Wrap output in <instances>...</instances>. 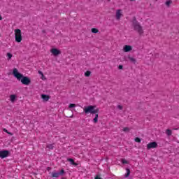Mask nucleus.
<instances>
[{
    "label": "nucleus",
    "mask_w": 179,
    "mask_h": 179,
    "mask_svg": "<svg viewBox=\"0 0 179 179\" xmlns=\"http://www.w3.org/2000/svg\"><path fill=\"white\" fill-rule=\"evenodd\" d=\"M173 3V1L168 0L165 2V5L167 6V8H170V6Z\"/></svg>",
    "instance_id": "obj_16"
},
{
    "label": "nucleus",
    "mask_w": 179,
    "mask_h": 179,
    "mask_svg": "<svg viewBox=\"0 0 179 179\" xmlns=\"http://www.w3.org/2000/svg\"><path fill=\"white\" fill-rule=\"evenodd\" d=\"M10 99L12 101V103H13V101H15V100H16V95H15V94L10 95Z\"/></svg>",
    "instance_id": "obj_17"
},
{
    "label": "nucleus",
    "mask_w": 179,
    "mask_h": 179,
    "mask_svg": "<svg viewBox=\"0 0 179 179\" xmlns=\"http://www.w3.org/2000/svg\"><path fill=\"white\" fill-rule=\"evenodd\" d=\"M91 31H92V33L96 34V33H97L99 31V29H97L96 28H92L91 29Z\"/></svg>",
    "instance_id": "obj_22"
},
{
    "label": "nucleus",
    "mask_w": 179,
    "mask_h": 179,
    "mask_svg": "<svg viewBox=\"0 0 179 179\" xmlns=\"http://www.w3.org/2000/svg\"><path fill=\"white\" fill-rule=\"evenodd\" d=\"M42 31H43V33H45V30H43Z\"/></svg>",
    "instance_id": "obj_38"
},
{
    "label": "nucleus",
    "mask_w": 179,
    "mask_h": 179,
    "mask_svg": "<svg viewBox=\"0 0 179 179\" xmlns=\"http://www.w3.org/2000/svg\"><path fill=\"white\" fill-rule=\"evenodd\" d=\"M166 134L168 136H171L173 132L171 131V129H167L166 131Z\"/></svg>",
    "instance_id": "obj_18"
},
{
    "label": "nucleus",
    "mask_w": 179,
    "mask_h": 179,
    "mask_svg": "<svg viewBox=\"0 0 179 179\" xmlns=\"http://www.w3.org/2000/svg\"><path fill=\"white\" fill-rule=\"evenodd\" d=\"M124 132H129V127H124L123 128Z\"/></svg>",
    "instance_id": "obj_26"
},
{
    "label": "nucleus",
    "mask_w": 179,
    "mask_h": 179,
    "mask_svg": "<svg viewBox=\"0 0 179 179\" xmlns=\"http://www.w3.org/2000/svg\"><path fill=\"white\" fill-rule=\"evenodd\" d=\"M46 148H48V149H50L51 150H52V149H54V144H48L47 145Z\"/></svg>",
    "instance_id": "obj_21"
},
{
    "label": "nucleus",
    "mask_w": 179,
    "mask_h": 179,
    "mask_svg": "<svg viewBox=\"0 0 179 179\" xmlns=\"http://www.w3.org/2000/svg\"><path fill=\"white\" fill-rule=\"evenodd\" d=\"M134 141L137 142V143H141V138L139 137L136 138Z\"/></svg>",
    "instance_id": "obj_25"
},
{
    "label": "nucleus",
    "mask_w": 179,
    "mask_h": 179,
    "mask_svg": "<svg viewBox=\"0 0 179 179\" xmlns=\"http://www.w3.org/2000/svg\"><path fill=\"white\" fill-rule=\"evenodd\" d=\"M41 79H42V80H45L47 78H45V76H44V74H43V76H41Z\"/></svg>",
    "instance_id": "obj_28"
},
{
    "label": "nucleus",
    "mask_w": 179,
    "mask_h": 179,
    "mask_svg": "<svg viewBox=\"0 0 179 179\" xmlns=\"http://www.w3.org/2000/svg\"><path fill=\"white\" fill-rule=\"evenodd\" d=\"M131 2H134V1H135V0H129Z\"/></svg>",
    "instance_id": "obj_37"
},
{
    "label": "nucleus",
    "mask_w": 179,
    "mask_h": 179,
    "mask_svg": "<svg viewBox=\"0 0 179 179\" xmlns=\"http://www.w3.org/2000/svg\"><path fill=\"white\" fill-rule=\"evenodd\" d=\"M50 52L55 56L58 57L61 54V50H58L57 48H52L50 50Z\"/></svg>",
    "instance_id": "obj_7"
},
{
    "label": "nucleus",
    "mask_w": 179,
    "mask_h": 179,
    "mask_svg": "<svg viewBox=\"0 0 179 179\" xmlns=\"http://www.w3.org/2000/svg\"><path fill=\"white\" fill-rule=\"evenodd\" d=\"M67 161L70 162L71 164H72L73 166H78V164L75 162V161L72 158H69Z\"/></svg>",
    "instance_id": "obj_13"
},
{
    "label": "nucleus",
    "mask_w": 179,
    "mask_h": 179,
    "mask_svg": "<svg viewBox=\"0 0 179 179\" xmlns=\"http://www.w3.org/2000/svg\"><path fill=\"white\" fill-rule=\"evenodd\" d=\"M127 173L124 175V177L127 178V177H129V174H131V170L129 169H126Z\"/></svg>",
    "instance_id": "obj_19"
},
{
    "label": "nucleus",
    "mask_w": 179,
    "mask_h": 179,
    "mask_svg": "<svg viewBox=\"0 0 179 179\" xmlns=\"http://www.w3.org/2000/svg\"><path fill=\"white\" fill-rule=\"evenodd\" d=\"M117 108L119 109V110H122V106H121V105H117Z\"/></svg>",
    "instance_id": "obj_31"
},
{
    "label": "nucleus",
    "mask_w": 179,
    "mask_h": 179,
    "mask_svg": "<svg viewBox=\"0 0 179 179\" xmlns=\"http://www.w3.org/2000/svg\"><path fill=\"white\" fill-rule=\"evenodd\" d=\"M41 99L43 100V101H48V100H50V96L49 95L42 94Z\"/></svg>",
    "instance_id": "obj_11"
},
{
    "label": "nucleus",
    "mask_w": 179,
    "mask_h": 179,
    "mask_svg": "<svg viewBox=\"0 0 179 179\" xmlns=\"http://www.w3.org/2000/svg\"><path fill=\"white\" fill-rule=\"evenodd\" d=\"M132 26L134 30L138 31V34H143V29L138 20H136V17H133Z\"/></svg>",
    "instance_id": "obj_2"
},
{
    "label": "nucleus",
    "mask_w": 179,
    "mask_h": 179,
    "mask_svg": "<svg viewBox=\"0 0 179 179\" xmlns=\"http://www.w3.org/2000/svg\"><path fill=\"white\" fill-rule=\"evenodd\" d=\"M121 12H122V10L121 9H119L117 10L116 12V19L117 20H120V19H121Z\"/></svg>",
    "instance_id": "obj_12"
},
{
    "label": "nucleus",
    "mask_w": 179,
    "mask_h": 179,
    "mask_svg": "<svg viewBox=\"0 0 179 179\" xmlns=\"http://www.w3.org/2000/svg\"><path fill=\"white\" fill-rule=\"evenodd\" d=\"M0 20H2V15H0Z\"/></svg>",
    "instance_id": "obj_36"
},
{
    "label": "nucleus",
    "mask_w": 179,
    "mask_h": 179,
    "mask_svg": "<svg viewBox=\"0 0 179 179\" xmlns=\"http://www.w3.org/2000/svg\"><path fill=\"white\" fill-rule=\"evenodd\" d=\"M69 108H73V110L71 111H75V113H78V111H82V110H83V108L82 106H76V104L75 103H70Z\"/></svg>",
    "instance_id": "obj_5"
},
{
    "label": "nucleus",
    "mask_w": 179,
    "mask_h": 179,
    "mask_svg": "<svg viewBox=\"0 0 179 179\" xmlns=\"http://www.w3.org/2000/svg\"><path fill=\"white\" fill-rule=\"evenodd\" d=\"M38 73H39V75H41V76L44 75V73H43L42 71H38Z\"/></svg>",
    "instance_id": "obj_33"
},
{
    "label": "nucleus",
    "mask_w": 179,
    "mask_h": 179,
    "mask_svg": "<svg viewBox=\"0 0 179 179\" xmlns=\"http://www.w3.org/2000/svg\"><path fill=\"white\" fill-rule=\"evenodd\" d=\"M123 51L124 52H129V51H132V46L125 45L123 48Z\"/></svg>",
    "instance_id": "obj_9"
},
{
    "label": "nucleus",
    "mask_w": 179,
    "mask_h": 179,
    "mask_svg": "<svg viewBox=\"0 0 179 179\" xmlns=\"http://www.w3.org/2000/svg\"><path fill=\"white\" fill-rule=\"evenodd\" d=\"M128 58L131 64H136V59L131 57L130 55L128 56Z\"/></svg>",
    "instance_id": "obj_14"
},
{
    "label": "nucleus",
    "mask_w": 179,
    "mask_h": 179,
    "mask_svg": "<svg viewBox=\"0 0 179 179\" xmlns=\"http://www.w3.org/2000/svg\"><path fill=\"white\" fill-rule=\"evenodd\" d=\"M157 148V143L156 142H151L147 145V149H155Z\"/></svg>",
    "instance_id": "obj_8"
},
{
    "label": "nucleus",
    "mask_w": 179,
    "mask_h": 179,
    "mask_svg": "<svg viewBox=\"0 0 179 179\" xmlns=\"http://www.w3.org/2000/svg\"><path fill=\"white\" fill-rule=\"evenodd\" d=\"M91 74H92V72L90 71H87L85 73V76H86V78H89V76H90Z\"/></svg>",
    "instance_id": "obj_20"
},
{
    "label": "nucleus",
    "mask_w": 179,
    "mask_h": 179,
    "mask_svg": "<svg viewBox=\"0 0 179 179\" xmlns=\"http://www.w3.org/2000/svg\"><path fill=\"white\" fill-rule=\"evenodd\" d=\"M65 117H66V118H72V117H73V113H71L70 115H64Z\"/></svg>",
    "instance_id": "obj_24"
},
{
    "label": "nucleus",
    "mask_w": 179,
    "mask_h": 179,
    "mask_svg": "<svg viewBox=\"0 0 179 179\" xmlns=\"http://www.w3.org/2000/svg\"><path fill=\"white\" fill-rule=\"evenodd\" d=\"M92 117H94L93 120V122L94 124H97V122L99 121V114L94 113H92Z\"/></svg>",
    "instance_id": "obj_10"
},
{
    "label": "nucleus",
    "mask_w": 179,
    "mask_h": 179,
    "mask_svg": "<svg viewBox=\"0 0 179 179\" xmlns=\"http://www.w3.org/2000/svg\"><path fill=\"white\" fill-rule=\"evenodd\" d=\"M52 178H58V177H59V173H58V172H52Z\"/></svg>",
    "instance_id": "obj_15"
},
{
    "label": "nucleus",
    "mask_w": 179,
    "mask_h": 179,
    "mask_svg": "<svg viewBox=\"0 0 179 179\" xmlns=\"http://www.w3.org/2000/svg\"><path fill=\"white\" fill-rule=\"evenodd\" d=\"M62 179H65V178H62Z\"/></svg>",
    "instance_id": "obj_39"
},
{
    "label": "nucleus",
    "mask_w": 179,
    "mask_h": 179,
    "mask_svg": "<svg viewBox=\"0 0 179 179\" xmlns=\"http://www.w3.org/2000/svg\"><path fill=\"white\" fill-rule=\"evenodd\" d=\"M100 108L96 106L90 105L84 108V113H100Z\"/></svg>",
    "instance_id": "obj_3"
},
{
    "label": "nucleus",
    "mask_w": 179,
    "mask_h": 179,
    "mask_svg": "<svg viewBox=\"0 0 179 179\" xmlns=\"http://www.w3.org/2000/svg\"><path fill=\"white\" fill-rule=\"evenodd\" d=\"M122 164H128V161H127L125 159H122Z\"/></svg>",
    "instance_id": "obj_27"
},
{
    "label": "nucleus",
    "mask_w": 179,
    "mask_h": 179,
    "mask_svg": "<svg viewBox=\"0 0 179 179\" xmlns=\"http://www.w3.org/2000/svg\"><path fill=\"white\" fill-rule=\"evenodd\" d=\"M13 75L14 78H16V79H17V80H20L22 85L29 86V85L31 83V80H30V78L23 76V74L20 73L16 68H14L13 69Z\"/></svg>",
    "instance_id": "obj_1"
},
{
    "label": "nucleus",
    "mask_w": 179,
    "mask_h": 179,
    "mask_svg": "<svg viewBox=\"0 0 179 179\" xmlns=\"http://www.w3.org/2000/svg\"><path fill=\"white\" fill-rule=\"evenodd\" d=\"M118 69H120V70L124 69V66H122V65H119V66H118Z\"/></svg>",
    "instance_id": "obj_29"
},
{
    "label": "nucleus",
    "mask_w": 179,
    "mask_h": 179,
    "mask_svg": "<svg viewBox=\"0 0 179 179\" xmlns=\"http://www.w3.org/2000/svg\"><path fill=\"white\" fill-rule=\"evenodd\" d=\"M64 173H65V170L62 169L61 171H60V173H59V175H62V174H64Z\"/></svg>",
    "instance_id": "obj_30"
},
{
    "label": "nucleus",
    "mask_w": 179,
    "mask_h": 179,
    "mask_svg": "<svg viewBox=\"0 0 179 179\" xmlns=\"http://www.w3.org/2000/svg\"><path fill=\"white\" fill-rule=\"evenodd\" d=\"M3 132H6V134H9V131L6 129H3Z\"/></svg>",
    "instance_id": "obj_32"
},
{
    "label": "nucleus",
    "mask_w": 179,
    "mask_h": 179,
    "mask_svg": "<svg viewBox=\"0 0 179 179\" xmlns=\"http://www.w3.org/2000/svg\"><path fill=\"white\" fill-rule=\"evenodd\" d=\"M7 57L8 59H12V57H13V55H12V53L8 52Z\"/></svg>",
    "instance_id": "obj_23"
},
{
    "label": "nucleus",
    "mask_w": 179,
    "mask_h": 179,
    "mask_svg": "<svg viewBox=\"0 0 179 179\" xmlns=\"http://www.w3.org/2000/svg\"><path fill=\"white\" fill-rule=\"evenodd\" d=\"M107 1H111V0H107Z\"/></svg>",
    "instance_id": "obj_40"
},
{
    "label": "nucleus",
    "mask_w": 179,
    "mask_h": 179,
    "mask_svg": "<svg viewBox=\"0 0 179 179\" xmlns=\"http://www.w3.org/2000/svg\"><path fill=\"white\" fill-rule=\"evenodd\" d=\"M7 134H8V135H13V134L11 132H8Z\"/></svg>",
    "instance_id": "obj_35"
},
{
    "label": "nucleus",
    "mask_w": 179,
    "mask_h": 179,
    "mask_svg": "<svg viewBox=\"0 0 179 179\" xmlns=\"http://www.w3.org/2000/svg\"><path fill=\"white\" fill-rule=\"evenodd\" d=\"M9 156V151L8 150H0V157L1 159H5Z\"/></svg>",
    "instance_id": "obj_6"
},
{
    "label": "nucleus",
    "mask_w": 179,
    "mask_h": 179,
    "mask_svg": "<svg viewBox=\"0 0 179 179\" xmlns=\"http://www.w3.org/2000/svg\"><path fill=\"white\" fill-rule=\"evenodd\" d=\"M173 130L177 131V130H178V128H173Z\"/></svg>",
    "instance_id": "obj_34"
},
{
    "label": "nucleus",
    "mask_w": 179,
    "mask_h": 179,
    "mask_svg": "<svg viewBox=\"0 0 179 179\" xmlns=\"http://www.w3.org/2000/svg\"><path fill=\"white\" fill-rule=\"evenodd\" d=\"M15 36L16 43H21L22 40H23V37H22V30L16 29L15 30Z\"/></svg>",
    "instance_id": "obj_4"
}]
</instances>
